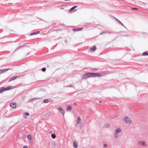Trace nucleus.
Wrapping results in <instances>:
<instances>
[{
    "instance_id": "35",
    "label": "nucleus",
    "mask_w": 148,
    "mask_h": 148,
    "mask_svg": "<svg viewBox=\"0 0 148 148\" xmlns=\"http://www.w3.org/2000/svg\"><path fill=\"white\" fill-rule=\"evenodd\" d=\"M23 148H28L27 146H24L23 147Z\"/></svg>"
},
{
    "instance_id": "1",
    "label": "nucleus",
    "mask_w": 148,
    "mask_h": 148,
    "mask_svg": "<svg viewBox=\"0 0 148 148\" xmlns=\"http://www.w3.org/2000/svg\"><path fill=\"white\" fill-rule=\"evenodd\" d=\"M101 76V74L99 73L88 72L83 75L82 78L84 79H86L90 77H99Z\"/></svg>"
},
{
    "instance_id": "23",
    "label": "nucleus",
    "mask_w": 148,
    "mask_h": 148,
    "mask_svg": "<svg viewBox=\"0 0 148 148\" xmlns=\"http://www.w3.org/2000/svg\"><path fill=\"white\" fill-rule=\"evenodd\" d=\"M82 29V28H77L75 29H73V31H80Z\"/></svg>"
},
{
    "instance_id": "2",
    "label": "nucleus",
    "mask_w": 148,
    "mask_h": 148,
    "mask_svg": "<svg viewBox=\"0 0 148 148\" xmlns=\"http://www.w3.org/2000/svg\"><path fill=\"white\" fill-rule=\"evenodd\" d=\"M123 120L127 124H130L131 122V121L130 118L127 116H125L123 118Z\"/></svg>"
},
{
    "instance_id": "37",
    "label": "nucleus",
    "mask_w": 148,
    "mask_h": 148,
    "mask_svg": "<svg viewBox=\"0 0 148 148\" xmlns=\"http://www.w3.org/2000/svg\"><path fill=\"white\" fill-rule=\"evenodd\" d=\"M103 33H104V32H102L100 34V35H101Z\"/></svg>"
},
{
    "instance_id": "13",
    "label": "nucleus",
    "mask_w": 148,
    "mask_h": 148,
    "mask_svg": "<svg viewBox=\"0 0 148 148\" xmlns=\"http://www.w3.org/2000/svg\"><path fill=\"white\" fill-rule=\"evenodd\" d=\"M73 146L74 148H77V147L78 144L75 141H74L73 143Z\"/></svg>"
},
{
    "instance_id": "9",
    "label": "nucleus",
    "mask_w": 148,
    "mask_h": 148,
    "mask_svg": "<svg viewBox=\"0 0 148 148\" xmlns=\"http://www.w3.org/2000/svg\"><path fill=\"white\" fill-rule=\"evenodd\" d=\"M72 109V107L70 106H67L66 108V111L69 112L71 111Z\"/></svg>"
},
{
    "instance_id": "32",
    "label": "nucleus",
    "mask_w": 148,
    "mask_h": 148,
    "mask_svg": "<svg viewBox=\"0 0 148 148\" xmlns=\"http://www.w3.org/2000/svg\"><path fill=\"white\" fill-rule=\"evenodd\" d=\"M117 134H116V133H114V137L115 138L117 137Z\"/></svg>"
},
{
    "instance_id": "24",
    "label": "nucleus",
    "mask_w": 148,
    "mask_h": 148,
    "mask_svg": "<svg viewBox=\"0 0 148 148\" xmlns=\"http://www.w3.org/2000/svg\"><path fill=\"white\" fill-rule=\"evenodd\" d=\"M142 55L143 56H148V53L147 51H145L143 53Z\"/></svg>"
},
{
    "instance_id": "15",
    "label": "nucleus",
    "mask_w": 148,
    "mask_h": 148,
    "mask_svg": "<svg viewBox=\"0 0 148 148\" xmlns=\"http://www.w3.org/2000/svg\"><path fill=\"white\" fill-rule=\"evenodd\" d=\"M29 113L27 112H25V113L23 114V117L24 118L26 119V118L27 116H29Z\"/></svg>"
},
{
    "instance_id": "30",
    "label": "nucleus",
    "mask_w": 148,
    "mask_h": 148,
    "mask_svg": "<svg viewBox=\"0 0 148 148\" xmlns=\"http://www.w3.org/2000/svg\"><path fill=\"white\" fill-rule=\"evenodd\" d=\"M132 10H137L138 9L136 8H131Z\"/></svg>"
},
{
    "instance_id": "19",
    "label": "nucleus",
    "mask_w": 148,
    "mask_h": 148,
    "mask_svg": "<svg viewBox=\"0 0 148 148\" xmlns=\"http://www.w3.org/2000/svg\"><path fill=\"white\" fill-rule=\"evenodd\" d=\"M24 46H26V47H28L29 46H27V45H21V46H19V47H18V48H17L16 49V50H17L18 49L22 48V47H23Z\"/></svg>"
},
{
    "instance_id": "27",
    "label": "nucleus",
    "mask_w": 148,
    "mask_h": 148,
    "mask_svg": "<svg viewBox=\"0 0 148 148\" xmlns=\"http://www.w3.org/2000/svg\"><path fill=\"white\" fill-rule=\"evenodd\" d=\"M104 32V33L107 34L113 33V32L111 31H107Z\"/></svg>"
},
{
    "instance_id": "38",
    "label": "nucleus",
    "mask_w": 148,
    "mask_h": 148,
    "mask_svg": "<svg viewBox=\"0 0 148 148\" xmlns=\"http://www.w3.org/2000/svg\"><path fill=\"white\" fill-rule=\"evenodd\" d=\"M30 143H31L32 144L33 143L32 142V141H30Z\"/></svg>"
},
{
    "instance_id": "4",
    "label": "nucleus",
    "mask_w": 148,
    "mask_h": 148,
    "mask_svg": "<svg viewBox=\"0 0 148 148\" xmlns=\"http://www.w3.org/2000/svg\"><path fill=\"white\" fill-rule=\"evenodd\" d=\"M20 76H23V75H19V76H14V77H13L11 78H10V79H9V80L8 81V82H9L10 81H11L12 80H15V79H16L18 77H20Z\"/></svg>"
},
{
    "instance_id": "39",
    "label": "nucleus",
    "mask_w": 148,
    "mask_h": 148,
    "mask_svg": "<svg viewBox=\"0 0 148 148\" xmlns=\"http://www.w3.org/2000/svg\"><path fill=\"white\" fill-rule=\"evenodd\" d=\"M74 105H76V103H74Z\"/></svg>"
},
{
    "instance_id": "43",
    "label": "nucleus",
    "mask_w": 148,
    "mask_h": 148,
    "mask_svg": "<svg viewBox=\"0 0 148 148\" xmlns=\"http://www.w3.org/2000/svg\"><path fill=\"white\" fill-rule=\"evenodd\" d=\"M101 103V102L100 101L99 103Z\"/></svg>"
},
{
    "instance_id": "33",
    "label": "nucleus",
    "mask_w": 148,
    "mask_h": 148,
    "mask_svg": "<svg viewBox=\"0 0 148 148\" xmlns=\"http://www.w3.org/2000/svg\"><path fill=\"white\" fill-rule=\"evenodd\" d=\"M92 69L93 70H94L95 71H97L99 69H98L96 68H93V69Z\"/></svg>"
},
{
    "instance_id": "14",
    "label": "nucleus",
    "mask_w": 148,
    "mask_h": 148,
    "mask_svg": "<svg viewBox=\"0 0 148 148\" xmlns=\"http://www.w3.org/2000/svg\"><path fill=\"white\" fill-rule=\"evenodd\" d=\"M121 129L120 128H118L115 130L114 133L118 134V133L121 132Z\"/></svg>"
},
{
    "instance_id": "44",
    "label": "nucleus",
    "mask_w": 148,
    "mask_h": 148,
    "mask_svg": "<svg viewBox=\"0 0 148 148\" xmlns=\"http://www.w3.org/2000/svg\"><path fill=\"white\" fill-rule=\"evenodd\" d=\"M125 36H128V35H125Z\"/></svg>"
},
{
    "instance_id": "31",
    "label": "nucleus",
    "mask_w": 148,
    "mask_h": 148,
    "mask_svg": "<svg viewBox=\"0 0 148 148\" xmlns=\"http://www.w3.org/2000/svg\"><path fill=\"white\" fill-rule=\"evenodd\" d=\"M73 87V86L72 85H69V86H65V87Z\"/></svg>"
},
{
    "instance_id": "12",
    "label": "nucleus",
    "mask_w": 148,
    "mask_h": 148,
    "mask_svg": "<svg viewBox=\"0 0 148 148\" xmlns=\"http://www.w3.org/2000/svg\"><path fill=\"white\" fill-rule=\"evenodd\" d=\"M40 33V32L39 31H37L36 32H34L30 34V35L32 36L34 35H36L37 34H38Z\"/></svg>"
},
{
    "instance_id": "20",
    "label": "nucleus",
    "mask_w": 148,
    "mask_h": 148,
    "mask_svg": "<svg viewBox=\"0 0 148 148\" xmlns=\"http://www.w3.org/2000/svg\"><path fill=\"white\" fill-rule=\"evenodd\" d=\"M96 47L95 46H93L92 47L90 48V49L93 51H95L96 50Z\"/></svg>"
},
{
    "instance_id": "22",
    "label": "nucleus",
    "mask_w": 148,
    "mask_h": 148,
    "mask_svg": "<svg viewBox=\"0 0 148 148\" xmlns=\"http://www.w3.org/2000/svg\"><path fill=\"white\" fill-rule=\"evenodd\" d=\"M49 99H44L43 101V103H47L49 102Z\"/></svg>"
},
{
    "instance_id": "26",
    "label": "nucleus",
    "mask_w": 148,
    "mask_h": 148,
    "mask_svg": "<svg viewBox=\"0 0 148 148\" xmlns=\"http://www.w3.org/2000/svg\"><path fill=\"white\" fill-rule=\"evenodd\" d=\"M110 126V125L109 124L107 123L106 124H105L104 125V127L106 128Z\"/></svg>"
},
{
    "instance_id": "34",
    "label": "nucleus",
    "mask_w": 148,
    "mask_h": 148,
    "mask_svg": "<svg viewBox=\"0 0 148 148\" xmlns=\"http://www.w3.org/2000/svg\"><path fill=\"white\" fill-rule=\"evenodd\" d=\"M107 144H105L103 145V147H107Z\"/></svg>"
},
{
    "instance_id": "29",
    "label": "nucleus",
    "mask_w": 148,
    "mask_h": 148,
    "mask_svg": "<svg viewBox=\"0 0 148 148\" xmlns=\"http://www.w3.org/2000/svg\"><path fill=\"white\" fill-rule=\"evenodd\" d=\"M41 70L42 72H45L46 70V68L45 67L42 68L41 69Z\"/></svg>"
},
{
    "instance_id": "11",
    "label": "nucleus",
    "mask_w": 148,
    "mask_h": 148,
    "mask_svg": "<svg viewBox=\"0 0 148 148\" xmlns=\"http://www.w3.org/2000/svg\"><path fill=\"white\" fill-rule=\"evenodd\" d=\"M80 121H81V118L80 117H78L77 118V120L76 125H78L79 124Z\"/></svg>"
},
{
    "instance_id": "7",
    "label": "nucleus",
    "mask_w": 148,
    "mask_h": 148,
    "mask_svg": "<svg viewBox=\"0 0 148 148\" xmlns=\"http://www.w3.org/2000/svg\"><path fill=\"white\" fill-rule=\"evenodd\" d=\"M58 110L61 113H62L63 115L64 116V112L62 108L61 107H59L58 108Z\"/></svg>"
},
{
    "instance_id": "10",
    "label": "nucleus",
    "mask_w": 148,
    "mask_h": 148,
    "mask_svg": "<svg viewBox=\"0 0 148 148\" xmlns=\"http://www.w3.org/2000/svg\"><path fill=\"white\" fill-rule=\"evenodd\" d=\"M4 88L5 89V91H6L12 89V86H8L7 87H4Z\"/></svg>"
},
{
    "instance_id": "17",
    "label": "nucleus",
    "mask_w": 148,
    "mask_h": 148,
    "mask_svg": "<svg viewBox=\"0 0 148 148\" xmlns=\"http://www.w3.org/2000/svg\"><path fill=\"white\" fill-rule=\"evenodd\" d=\"M5 91L4 87H2L0 88V93H2Z\"/></svg>"
},
{
    "instance_id": "6",
    "label": "nucleus",
    "mask_w": 148,
    "mask_h": 148,
    "mask_svg": "<svg viewBox=\"0 0 148 148\" xmlns=\"http://www.w3.org/2000/svg\"><path fill=\"white\" fill-rule=\"evenodd\" d=\"M16 103L15 102H12L10 103V106L13 108H15L16 107Z\"/></svg>"
},
{
    "instance_id": "25",
    "label": "nucleus",
    "mask_w": 148,
    "mask_h": 148,
    "mask_svg": "<svg viewBox=\"0 0 148 148\" xmlns=\"http://www.w3.org/2000/svg\"><path fill=\"white\" fill-rule=\"evenodd\" d=\"M77 7V6H75L73 7H72V8H70V12H72V10H74L75 8H76Z\"/></svg>"
},
{
    "instance_id": "8",
    "label": "nucleus",
    "mask_w": 148,
    "mask_h": 148,
    "mask_svg": "<svg viewBox=\"0 0 148 148\" xmlns=\"http://www.w3.org/2000/svg\"><path fill=\"white\" fill-rule=\"evenodd\" d=\"M10 69H0V74L5 72L6 71L9 70Z\"/></svg>"
},
{
    "instance_id": "41",
    "label": "nucleus",
    "mask_w": 148,
    "mask_h": 148,
    "mask_svg": "<svg viewBox=\"0 0 148 148\" xmlns=\"http://www.w3.org/2000/svg\"><path fill=\"white\" fill-rule=\"evenodd\" d=\"M29 53H28L27 54V56Z\"/></svg>"
},
{
    "instance_id": "28",
    "label": "nucleus",
    "mask_w": 148,
    "mask_h": 148,
    "mask_svg": "<svg viewBox=\"0 0 148 148\" xmlns=\"http://www.w3.org/2000/svg\"><path fill=\"white\" fill-rule=\"evenodd\" d=\"M115 19L116 20V21H117L118 22V23L120 24L121 23H122L117 18H115Z\"/></svg>"
},
{
    "instance_id": "3",
    "label": "nucleus",
    "mask_w": 148,
    "mask_h": 148,
    "mask_svg": "<svg viewBox=\"0 0 148 148\" xmlns=\"http://www.w3.org/2000/svg\"><path fill=\"white\" fill-rule=\"evenodd\" d=\"M138 144L140 146H142L143 147H145L147 146V144H146V142L143 141H138Z\"/></svg>"
},
{
    "instance_id": "18",
    "label": "nucleus",
    "mask_w": 148,
    "mask_h": 148,
    "mask_svg": "<svg viewBox=\"0 0 148 148\" xmlns=\"http://www.w3.org/2000/svg\"><path fill=\"white\" fill-rule=\"evenodd\" d=\"M51 136L53 139H55L56 137V135L54 133L52 134Z\"/></svg>"
},
{
    "instance_id": "36",
    "label": "nucleus",
    "mask_w": 148,
    "mask_h": 148,
    "mask_svg": "<svg viewBox=\"0 0 148 148\" xmlns=\"http://www.w3.org/2000/svg\"><path fill=\"white\" fill-rule=\"evenodd\" d=\"M120 24L121 25L123 26L125 28H126V27H125V26L123 25V24L122 23H121V24Z\"/></svg>"
},
{
    "instance_id": "21",
    "label": "nucleus",
    "mask_w": 148,
    "mask_h": 148,
    "mask_svg": "<svg viewBox=\"0 0 148 148\" xmlns=\"http://www.w3.org/2000/svg\"><path fill=\"white\" fill-rule=\"evenodd\" d=\"M27 138L29 139V140H32V136L31 135L29 134H28L27 136Z\"/></svg>"
},
{
    "instance_id": "5",
    "label": "nucleus",
    "mask_w": 148,
    "mask_h": 148,
    "mask_svg": "<svg viewBox=\"0 0 148 148\" xmlns=\"http://www.w3.org/2000/svg\"><path fill=\"white\" fill-rule=\"evenodd\" d=\"M41 98H31V99H30L28 101V102H32L35 100H39V99H40Z\"/></svg>"
},
{
    "instance_id": "42",
    "label": "nucleus",
    "mask_w": 148,
    "mask_h": 148,
    "mask_svg": "<svg viewBox=\"0 0 148 148\" xmlns=\"http://www.w3.org/2000/svg\"><path fill=\"white\" fill-rule=\"evenodd\" d=\"M77 10V9H76L74 11H76V10Z\"/></svg>"
},
{
    "instance_id": "16",
    "label": "nucleus",
    "mask_w": 148,
    "mask_h": 148,
    "mask_svg": "<svg viewBox=\"0 0 148 148\" xmlns=\"http://www.w3.org/2000/svg\"><path fill=\"white\" fill-rule=\"evenodd\" d=\"M58 7L62 9H64L65 8V5L63 4L62 5H59L58 6Z\"/></svg>"
},
{
    "instance_id": "40",
    "label": "nucleus",
    "mask_w": 148,
    "mask_h": 148,
    "mask_svg": "<svg viewBox=\"0 0 148 148\" xmlns=\"http://www.w3.org/2000/svg\"><path fill=\"white\" fill-rule=\"evenodd\" d=\"M70 0H65V1H69Z\"/></svg>"
}]
</instances>
